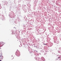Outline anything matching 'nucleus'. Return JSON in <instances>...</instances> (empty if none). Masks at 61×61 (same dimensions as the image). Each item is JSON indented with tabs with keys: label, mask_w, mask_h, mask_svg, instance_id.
Listing matches in <instances>:
<instances>
[{
	"label": "nucleus",
	"mask_w": 61,
	"mask_h": 61,
	"mask_svg": "<svg viewBox=\"0 0 61 61\" xmlns=\"http://www.w3.org/2000/svg\"><path fill=\"white\" fill-rule=\"evenodd\" d=\"M3 57L1 56L0 57V59H3Z\"/></svg>",
	"instance_id": "1"
},
{
	"label": "nucleus",
	"mask_w": 61,
	"mask_h": 61,
	"mask_svg": "<svg viewBox=\"0 0 61 61\" xmlns=\"http://www.w3.org/2000/svg\"><path fill=\"white\" fill-rule=\"evenodd\" d=\"M4 42H0V44H2V45H3V44H4Z\"/></svg>",
	"instance_id": "2"
},
{
	"label": "nucleus",
	"mask_w": 61,
	"mask_h": 61,
	"mask_svg": "<svg viewBox=\"0 0 61 61\" xmlns=\"http://www.w3.org/2000/svg\"><path fill=\"white\" fill-rule=\"evenodd\" d=\"M61 57V56H60V57H58V58H60Z\"/></svg>",
	"instance_id": "3"
},
{
	"label": "nucleus",
	"mask_w": 61,
	"mask_h": 61,
	"mask_svg": "<svg viewBox=\"0 0 61 61\" xmlns=\"http://www.w3.org/2000/svg\"><path fill=\"white\" fill-rule=\"evenodd\" d=\"M12 34H13V35H14V34H15L13 32H12Z\"/></svg>",
	"instance_id": "4"
},
{
	"label": "nucleus",
	"mask_w": 61,
	"mask_h": 61,
	"mask_svg": "<svg viewBox=\"0 0 61 61\" xmlns=\"http://www.w3.org/2000/svg\"><path fill=\"white\" fill-rule=\"evenodd\" d=\"M43 45H46V44H43Z\"/></svg>",
	"instance_id": "5"
},
{
	"label": "nucleus",
	"mask_w": 61,
	"mask_h": 61,
	"mask_svg": "<svg viewBox=\"0 0 61 61\" xmlns=\"http://www.w3.org/2000/svg\"><path fill=\"white\" fill-rule=\"evenodd\" d=\"M0 61H1V60H0Z\"/></svg>",
	"instance_id": "6"
}]
</instances>
